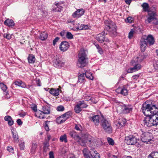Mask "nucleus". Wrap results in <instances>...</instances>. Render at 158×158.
Returning <instances> with one entry per match:
<instances>
[{
  "label": "nucleus",
  "instance_id": "1",
  "mask_svg": "<svg viewBox=\"0 0 158 158\" xmlns=\"http://www.w3.org/2000/svg\"><path fill=\"white\" fill-rule=\"evenodd\" d=\"M141 110L146 117H150L158 112V105L147 104L145 102L143 104Z\"/></svg>",
  "mask_w": 158,
  "mask_h": 158
},
{
  "label": "nucleus",
  "instance_id": "2",
  "mask_svg": "<svg viewBox=\"0 0 158 158\" xmlns=\"http://www.w3.org/2000/svg\"><path fill=\"white\" fill-rule=\"evenodd\" d=\"M154 39L152 35H149L147 36H143L141 38L140 41L141 51L142 52H144L148 45H152L154 44Z\"/></svg>",
  "mask_w": 158,
  "mask_h": 158
},
{
  "label": "nucleus",
  "instance_id": "3",
  "mask_svg": "<svg viewBox=\"0 0 158 158\" xmlns=\"http://www.w3.org/2000/svg\"><path fill=\"white\" fill-rule=\"evenodd\" d=\"M87 52L86 50L81 49L78 54V60L77 66L79 68H83L88 63L87 57Z\"/></svg>",
  "mask_w": 158,
  "mask_h": 158
},
{
  "label": "nucleus",
  "instance_id": "4",
  "mask_svg": "<svg viewBox=\"0 0 158 158\" xmlns=\"http://www.w3.org/2000/svg\"><path fill=\"white\" fill-rule=\"evenodd\" d=\"M101 126L105 132L110 134L113 131L111 122L107 119L103 118L101 120Z\"/></svg>",
  "mask_w": 158,
  "mask_h": 158
},
{
  "label": "nucleus",
  "instance_id": "5",
  "mask_svg": "<svg viewBox=\"0 0 158 158\" xmlns=\"http://www.w3.org/2000/svg\"><path fill=\"white\" fill-rule=\"evenodd\" d=\"M105 29L110 32L112 36L116 35V25L115 23L111 21H105Z\"/></svg>",
  "mask_w": 158,
  "mask_h": 158
},
{
  "label": "nucleus",
  "instance_id": "6",
  "mask_svg": "<svg viewBox=\"0 0 158 158\" xmlns=\"http://www.w3.org/2000/svg\"><path fill=\"white\" fill-rule=\"evenodd\" d=\"M117 106V110L118 112L126 114L130 113L132 110V106L131 105H125L123 104L118 102Z\"/></svg>",
  "mask_w": 158,
  "mask_h": 158
},
{
  "label": "nucleus",
  "instance_id": "7",
  "mask_svg": "<svg viewBox=\"0 0 158 158\" xmlns=\"http://www.w3.org/2000/svg\"><path fill=\"white\" fill-rule=\"evenodd\" d=\"M137 61L136 58H133L131 62V65L133 66V67L129 68L127 70L128 73H131L136 72L140 69L141 68V65Z\"/></svg>",
  "mask_w": 158,
  "mask_h": 158
},
{
  "label": "nucleus",
  "instance_id": "8",
  "mask_svg": "<svg viewBox=\"0 0 158 158\" xmlns=\"http://www.w3.org/2000/svg\"><path fill=\"white\" fill-rule=\"evenodd\" d=\"M156 9L155 7H152L150 8L148 12L147 19L145 20V23L148 24L151 23L154 20L156 19Z\"/></svg>",
  "mask_w": 158,
  "mask_h": 158
},
{
  "label": "nucleus",
  "instance_id": "9",
  "mask_svg": "<svg viewBox=\"0 0 158 158\" xmlns=\"http://www.w3.org/2000/svg\"><path fill=\"white\" fill-rule=\"evenodd\" d=\"M83 153L84 155L89 154L91 156L94 158H100L99 154L93 148H91L89 150L87 148H85L83 150Z\"/></svg>",
  "mask_w": 158,
  "mask_h": 158
},
{
  "label": "nucleus",
  "instance_id": "10",
  "mask_svg": "<svg viewBox=\"0 0 158 158\" xmlns=\"http://www.w3.org/2000/svg\"><path fill=\"white\" fill-rule=\"evenodd\" d=\"M152 135L148 132L143 133L141 135V140L144 142L148 144L151 143L152 140Z\"/></svg>",
  "mask_w": 158,
  "mask_h": 158
},
{
  "label": "nucleus",
  "instance_id": "11",
  "mask_svg": "<svg viewBox=\"0 0 158 158\" xmlns=\"http://www.w3.org/2000/svg\"><path fill=\"white\" fill-rule=\"evenodd\" d=\"M139 139L133 135H130L126 137L125 141L128 145H133L138 143Z\"/></svg>",
  "mask_w": 158,
  "mask_h": 158
},
{
  "label": "nucleus",
  "instance_id": "12",
  "mask_svg": "<svg viewBox=\"0 0 158 158\" xmlns=\"http://www.w3.org/2000/svg\"><path fill=\"white\" fill-rule=\"evenodd\" d=\"M88 137H85L82 138L79 137V140H77V141L81 145L84 146H85L87 143H91V140Z\"/></svg>",
  "mask_w": 158,
  "mask_h": 158
},
{
  "label": "nucleus",
  "instance_id": "13",
  "mask_svg": "<svg viewBox=\"0 0 158 158\" xmlns=\"http://www.w3.org/2000/svg\"><path fill=\"white\" fill-rule=\"evenodd\" d=\"M85 12V10L83 9H78L72 14V16L74 18H79L82 16Z\"/></svg>",
  "mask_w": 158,
  "mask_h": 158
},
{
  "label": "nucleus",
  "instance_id": "14",
  "mask_svg": "<svg viewBox=\"0 0 158 158\" xmlns=\"http://www.w3.org/2000/svg\"><path fill=\"white\" fill-rule=\"evenodd\" d=\"M96 39L97 41L101 43H102L104 41H109L108 39L105 37L104 32H102L101 33L97 35L96 36Z\"/></svg>",
  "mask_w": 158,
  "mask_h": 158
},
{
  "label": "nucleus",
  "instance_id": "15",
  "mask_svg": "<svg viewBox=\"0 0 158 158\" xmlns=\"http://www.w3.org/2000/svg\"><path fill=\"white\" fill-rule=\"evenodd\" d=\"M69 46V43L67 41H63L60 43L59 48L60 49L62 52L67 51Z\"/></svg>",
  "mask_w": 158,
  "mask_h": 158
},
{
  "label": "nucleus",
  "instance_id": "16",
  "mask_svg": "<svg viewBox=\"0 0 158 158\" xmlns=\"http://www.w3.org/2000/svg\"><path fill=\"white\" fill-rule=\"evenodd\" d=\"M64 64V62L60 58H58L54 61V66L56 68H60L63 66Z\"/></svg>",
  "mask_w": 158,
  "mask_h": 158
},
{
  "label": "nucleus",
  "instance_id": "17",
  "mask_svg": "<svg viewBox=\"0 0 158 158\" xmlns=\"http://www.w3.org/2000/svg\"><path fill=\"white\" fill-rule=\"evenodd\" d=\"M4 24L10 28H14L15 26V23L14 21L11 19H7L4 22Z\"/></svg>",
  "mask_w": 158,
  "mask_h": 158
},
{
  "label": "nucleus",
  "instance_id": "18",
  "mask_svg": "<svg viewBox=\"0 0 158 158\" xmlns=\"http://www.w3.org/2000/svg\"><path fill=\"white\" fill-rule=\"evenodd\" d=\"M148 56V55L147 53H142L140 54L139 56L135 57L133 58H136L137 61L139 62H142L144 59L146 58Z\"/></svg>",
  "mask_w": 158,
  "mask_h": 158
},
{
  "label": "nucleus",
  "instance_id": "19",
  "mask_svg": "<svg viewBox=\"0 0 158 158\" xmlns=\"http://www.w3.org/2000/svg\"><path fill=\"white\" fill-rule=\"evenodd\" d=\"M91 118L94 124L96 126H98L100 122V116L98 115H96L93 116Z\"/></svg>",
  "mask_w": 158,
  "mask_h": 158
},
{
  "label": "nucleus",
  "instance_id": "20",
  "mask_svg": "<svg viewBox=\"0 0 158 158\" xmlns=\"http://www.w3.org/2000/svg\"><path fill=\"white\" fill-rule=\"evenodd\" d=\"M45 102L46 103L48 106H46L43 107L42 110L40 111L44 114H49L50 113V105H49L46 102Z\"/></svg>",
  "mask_w": 158,
  "mask_h": 158
},
{
  "label": "nucleus",
  "instance_id": "21",
  "mask_svg": "<svg viewBox=\"0 0 158 158\" xmlns=\"http://www.w3.org/2000/svg\"><path fill=\"white\" fill-rule=\"evenodd\" d=\"M126 122V120L125 118H121L119 119L116 125L118 127V128H120L125 125Z\"/></svg>",
  "mask_w": 158,
  "mask_h": 158
},
{
  "label": "nucleus",
  "instance_id": "22",
  "mask_svg": "<svg viewBox=\"0 0 158 158\" xmlns=\"http://www.w3.org/2000/svg\"><path fill=\"white\" fill-rule=\"evenodd\" d=\"M60 89H59L51 88L49 91V93L54 96H57L59 95Z\"/></svg>",
  "mask_w": 158,
  "mask_h": 158
},
{
  "label": "nucleus",
  "instance_id": "23",
  "mask_svg": "<svg viewBox=\"0 0 158 158\" xmlns=\"http://www.w3.org/2000/svg\"><path fill=\"white\" fill-rule=\"evenodd\" d=\"M5 121L8 122V124L10 126H12L14 124V121L11 117L9 115H6L4 117Z\"/></svg>",
  "mask_w": 158,
  "mask_h": 158
},
{
  "label": "nucleus",
  "instance_id": "24",
  "mask_svg": "<svg viewBox=\"0 0 158 158\" xmlns=\"http://www.w3.org/2000/svg\"><path fill=\"white\" fill-rule=\"evenodd\" d=\"M70 136L74 138L75 140H79L80 137L74 131H71L69 132Z\"/></svg>",
  "mask_w": 158,
  "mask_h": 158
},
{
  "label": "nucleus",
  "instance_id": "25",
  "mask_svg": "<svg viewBox=\"0 0 158 158\" xmlns=\"http://www.w3.org/2000/svg\"><path fill=\"white\" fill-rule=\"evenodd\" d=\"M128 86V85H126L123 86L120 91V93L122 94L124 96L128 95V90L127 89Z\"/></svg>",
  "mask_w": 158,
  "mask_h": 158
},
{
  "label": "nucleus",
  "instance_id": "26",
  "mask_svg": "<svg viewBox=\"0 0 158 158\" xmlns=\"http://www.w3.org/2000/svg\"><path fill=\"white\" fill-rule=\"evenodd\" d=\"M48 37V34L46 32L44 31L40 33L39 38L42 40H44Z\"/></svg>",
  "mask_w": 158,
  "mask_h": 158
},
{
  "label": "nucleus",
  "instance_id": "27",
  "mask_svg": "<svg viewBox=\"0 0 158 158\" xmlns=\"http://www.w3.org/2000/svg\"><path fill=\"white\" fill-rule=\"evenodd\" d=\"M14 84L17 86H20L22 88H24L26 87L25 84L21 81H16L14 82Z\"/></svg>",
  "mask_w": 158,
  "mask_h": 158
},
{
  "label": "nucleus",
  "instance_id": "28",
  "mask_svg": "<svg viewBox=\"0 0 158 158\" xmlns=\"http://www.w3.org/2000/svg\"><path fill=\"white\" fill-rule=\"evenodd\" d=\"M13 138L15 142H18L19 141L18 135L17 132L16 131H12Z\"/></svg>",
  "mask_w": 158,
  "mask_h": 158
},
{
  "label": "nucleus",
  "instance_id": "29",
  "mask_svg": "<svg viewBox=\"0 0 158 158\" xmlns=\"http://www.w3.org/2000/svg\"><path fill=\"white\" fill-rule=\"evenodd\" d=\"M66 118L62 115L57 117L56 119V122L58 124H60L64 123L66 120Z\"/></svg>",
  "mask_w": 158,
  "mask_h": 158
},
{
  "label": "nucleus",
  "instance_id": "30",
  "mask_svg": "<svg viewBox=\"0 0 158 158\" xmlns=\"http://www.w3.org/2000/svg\"><path fill=\"white\" fill-rule=\"evenodd\" d=\"M89 27L87 25H85L84 24H78V26L77 28V29L79 30H85L88 29Z\"/></svg>",
  "mask_w": 158,
  "mask_h": 158
},
{
  "label": "nucleus",
  "instance_id": "31",
  "mask_svg": "<svg viewBox=\"0 0 158 158\" xmlns=\"http://www.w3.org/2000/svg\"><path fill=\"white\" fill-rule=\"evenodd\" d=\"M27 59L28 62L31 64L34 63L35 60V56L32 54L29 55Z\"/></svg>",
  "mask_w": 158,
  "mask_h": 158
},
{
  "label": "nucleus",
  "instance_id": "32",
  "mask_svg": "<svg viewBox=\"0 0 158 158\" xmlns=\"http://www.w3.org/2000/svg\"><path fill=\"white\" fill-rule=\"evenodd\" d=\"M142 6L144 11L148 12L149 11L150 8H149V5L148 3H143Z\"/></svg>",
  "mask_w": 158,
  "mask_h": 158
},
{
  "label": "nucleus",
  "instance_id": "33",
  "mask_svg": "<svg viewBox=\"0 0 158 158\" xmlns=\"http://www.w3.org/2000/svg\"><path fill=\"white\" fill-rule=\"evenodd\" d=\"M85 76L86 77L91 80L93 79V77L92 75V73H90V71H86L85 73Z\"/></svg>",
  "mask_w": 158,
  "mask_h": 158
},
{
  "label": "nucleus",
  "instance_id": "34",
  "mask_svg": "<svg viewBox=\"0 0 158 158\" xmlns=\"http://www.w3.org/2000/svg\"><path fill=\"white\" fill-rule=\"evenodd\" d=\"M37 143H33L31 148V152L32 154H34L35 152L36 149L37 148Z\"/></svg>",
  "mask_w": 158,
  "mask_h": 158
},
{
  "label": "nucleus",
  "instance_id": "35",
  "mask_svg": "<svg viewBox=\"0 0 158 158\" xmlns=\"http://www.w3.org/2000/svg\"><path fill=\"white\" fill-rule=\"evenodd\" d=\"M74 110L75 112L77 113H79L82 110V109L78 103H77L75 106Z\"/></svg>",
  "mask_w": 158,
  "mask_h": 158
},
{
  "label": "nucleus",
  "instance_id": "36",
  "mask_svg": "<svg viewBox=\"0 0 158 158\" xmlns=\"http://www.w3.org/2000/svg\"><path fill=\"white\" fill-rule=\"evenodd\" d=\"M148 158H158V152L151 153L148 156Z\"/></svg>",
  "mask_w": 158,
  "mask_h": 158
},
{
  "label": "nucleus",
  "instance_id": "37",
  "mask_svg": "<svg viewBox=\"0 0 158 158\" xmlns=\"http://www.w3.org/2000/svg\"><path fill=\"white\" fill-rule=\"evenodd\" d=\"M85 73H83L78 76V81L81 83L85 81Z\"/></svg>",
  "mask_w": 158,
  "mask_h": 158
},
{
  "label": "nucleus",
  "instance_id": "38",
  "mask_svg": "<svg viewBox=\"0 0 158 158\" xmlns=\"http://www.w3.org/2000/svg\"><path fill=\"white\" fill-rule=\"evenodd\" d=\"M152 62L154 68L158 71V60L155 59L153 60Z\"/></svg>",
  "mask_w": 158,
  "mask_h": 158
},
{
  "label": "nucleus",
  "instance_id": "39",
  "mask_svg": "<svg viewBox=\"0 0 158 158\" xmlns=\"http://www.w3.org/2000/svg\"><path fill=\"white\" fill-rule=\"evenodd\" d=\"M60 140L61 142H64L66 143L67 142L66 135L64 134L61 135L60 138Z\"/></svg>",
  "mask_w": 158,
  "mask_h": 158
},
{
  "label": "nucleus",
  "instance_id": "40",
  "mask_svg": "<svg viewBox=\"0 0 158 158\" xmlns=\"http://www.w3.org/2000/svg\"><path fill=\"white\" fill-rule=\"evenodd\" d=\"M78 103L81 109L86 108L87 107L88 105L85 103L84 101H80L78 102Z\"/></svg>",
  "mask_w": 158,
  "mask_h": 158
},
{
  "label": "nucleus",
  "instance_id": "41",
  "mask_svg": "<svg viewBox=\"0 0 158 158\" xmlns=\"http://www.w3.org/2000/svg\"><path fill=\"white\" fill-rule=\"evenodd\" d=\"M0 87L3 91L5 92L7 90L6 86L3 83H0Z\"/></svg>",
  "mask_w": 158,
  "mask_h": 158
},
{
  "label": "nucleus",
  "instance_id": "42",
  "mask_svg": "<svg viewBox=\"0 0 158 158\" xmlns=\"http://www.w3.org/2000/svg\"><path fill=\"white\" fill-rule=\"evenodd\" d=\"M72 115V113L70 111H68L62 115V116H64V118H66V120L67 118H69Z\"/></svg>",
  "mask_w": 158,
  "mask_h": 158
},
{
  "label": "nucleus",
  "instance_id": "43",
  "mask_svg": "<svg viewBox=\"0 0 158 158\" xmlns=\"http://www.w3.org/2000/svg\"><path fill=\"white\" fill-rule=\"evenodd\" d=\"M62 9V7L60 5H58L53 10L55 12H61Z\"/></svg>",
  "mask_w": 158,
  "mask_h": 158
},
{
  "label": "nucleus",
  "instance_id": "44",
  "mask_svg": "<svg viewBox=\"0 0 158 158\" xmlns=\"http://www.w3.org/2000/svg\"><path fill=\"white\" fill-rule=\"evenodd\" d=\"M66 38L69 39H72L73 38V36L72 33L69 32H67L66 33Z\"/></svg>",
  "mask_w": 158,
  "mask_h": 158
},
{
  "label": "nucleus",
  "instance_id": "45",
  "mask_svg": "<svg viewBox=\"0 0 158 158\" xmlns=\"http://www.w3.org/2000/svg\"><path fill=\"white\" fill-rule=\"evenodd\" d=\"M12 35V34H4L3 36L4 38H6L7 40H10L12 38L11 36Z\"/></svg>",
  "mask_w": 158,
  "mask_h": 158
},
{
  "label": "nucleus",
  "instance_id": "46",
  "mask_svg": "<svg viewBox=\"0 0 158 158\" xmlns=\"http://www.w3.org/2000/svg\"><path fill=\"white\" fill-rule=\"evenodd\" d=\"M19 146L21 150H23L25 147L24 142L23 140H21L19 142Z\"/></svg>",
  "mask_w": 158,
  "mask_h": 158
},
{
  "label": "nucleus",
  "instance_id": "47",
  "mask_svg": "<svg viewBox=\"0 0 158 158\" xmlns=\"http://www.w3.org/2000/svg\"><path fill=\"white\" fill-rule=\"evenodd\" d=\"M135 33L133 29H131L130 31L129 32L128 34V38L131 39L132 38L133 36V35Z\"/></svg>",
  "mask_w": 158,
  "mask_h": 158
},
{
  "label": "nucleus",
  "instance_id": "48",
  "mask_svg": "<svg viewBox=\"0 0 158 158\" xmlns=\"http://www.w3.org/2000/svg\"><path fill=\"white\" fill-rule=\"evenodd\" d=\"M108 143L110 145H113L114 144V142L113 140L110 138H107Z\"/></svg>",
  "mask_w": 158,
  "mask_h": 158
},
{
  "label": "nucleus",
  "instance_id": "49",
  "mask_svg": "<svg viewBox=\"0 0 158 158\" xmlns=\"http://www.w3.org/2000/svg\"><path fill=\"white\" fill-rule=\"evenodd\" d=\"M50 123L49 121H46L45 122V124L44 125V127L45 130L48 131L49 130V129L48 125V124Z\"/></svg>",
  "mask_w": 158,
  "mask_h": 158
},
{
  "label": "nucleus",
  "instance_id": "50",
  "mask_svg": "<svg viewBox=\"0 0 158 158\" xmlns=\"http://www.w3.org/2000/svg\"><path fill=\"white\" fill-rule=\"evenodd\" d=\"M57 110L59 111H62L64 110V107L62 105L58 106L57 108Z\"/></svg>",
  "mask_w": 158,
  "mask_h": 158
},
{
  "label": "nucleus",
  "instance_id": "51",
  "mask_svg": "<svg viewBox=\"0 0 158 158\" xmlns=\"http://www.w3.org/2000/svg\"><path fill=\"white\" fill-rule=\"evenodd\" d=\"M134 20L133 18L129 16L127 18V22L129 23H131Z\"/></svg>",
  "mask_w": 158,
  "mask_h": 158
},
{
  "label": "nucleus",
  "instance_id": "52",
  "mask_svg": "<svg viewBox=\"0 0 158 158\" xmlns=\"http://www.w3.org/2000/svg\"><path fill=\"white\" fill-rule=\"evenodd\" d=\"M7 150L10 152H13V149L11 146H9L7 147Z\"/></svg>",
  "mask_w": 158,
  "mask_h": 158
},
{
  "label": "nucleus",
  "instance_id": "53",
  "mask_svg": "<svg viewBox=\"0 0 158 158\" xmlns=\"http://www.w3.org/2000/svg\"><path fill=\"white\" fill-rule=\"evenodd\" d=\"M59 40V38L58 37H56L53 40V45L55 46L56 44V43Z\"/></svg>",
  "mask_w": 158,
  "mask_h": 158
},
{
  "label": "nucleus",
  "instance_id": "54",
  "mask_svg": "<svg viewBox=\"0 0 158 158\" xmlns=\"http://www.w3.org/2000/svg\"><path fill=\"white\" fill-rule=\"evenodd\" d=\"M81 126L79 125H76L75 127V129L77 131H81Z\"/></svg>",
  "mask_w": 158,
  "mask_h": 158
},
{
  "label": "nucleus",
  "instance_id": "55",
  "mask_svg": "<svg viewBox=\"0 0 158 158\" xmlns=\"http://www.w3.org/2000/svg\"><path fill=\"white\" fill-rule=\"evenodd\" d=\"M49 158H55L53 152L51 151L49 152Z\"/></svg>",
  "mask_w": 158,
  "mask_h": 158
},
{
  "label": "nucleus",
  "instance_id": "56",
  "mask_svg": "<svg viewBox=\"0 0 158 158\" xmlns=\"http://www.w3.org/2000/svg\"><path fill=\"white\" fill-rule=\"evenodd\" d=\"M36 82L37 86H41V83L40 82V79L36 78Z\"/></svg>",
  "mask_w": 158,
  "mask_h": 158
},
{
  "label": "nucleus",
  "instance_id": "57",
  "mask_svg": "<svg viewBox=\"0 0 158 158\" xmlns=\"http://www.w3.org/2000/svg\"><path fill=\"white\" fill-rule=\"evenodd\" d=\"M67 158H76L75 155L73 154H70L68 155Z\"/></svg>",
  "mask_w": 158,
  "mask_h": 158
},
{
  "label": "nucleus",
  "instance_id": "58",
  "mask_svg": "<svg viewBox=\"0 0 158 158\" xmlns=\"http://www.w3.org/2000/svg\"><path fill=\"white\" fill-rule=\"evenodd\" d=\"M8 91L7 90L6 92H4V94H5L6 95V98H9L10 97V96L9 95V94L8 93Z\"/></svg>",
  "mask_w": 158,
  "mask_h": 158
},
{
  "label": "nucleus",
  "instance_id": "59",
  "mask_svg": "<svg viewBox=\"0 0 158 158\" xmlns=\"http://www.w3.org/2000/svg\"><path fill=\"white\" fill-rule=\"evenodd\" d=\"M16 122L18 125H21L23 123L20 119H18L17 120Z\"/></svg>",
  "mask_w": 158,
  "mask_h": 158
},
{
  "label": "nucleus",
  "instance_id": "60",
  "mask_svg": "<svg viewBox=\"0 0 158 158\" xmlns=\"http://www.w3.org/2000/svg\"><path fill=\"white\" fill-rule=\"evenodd\" d=\"M92 98L90 96H86L85 98V99L86 101H89V100H91Z\"/></svg>",
  "mask_w": 158,
  "mask_h": 158
},
{
  "label": "nucleus",
  "instance_id": "61",
  "mask_svg": "<svg viewBox=\"0 0 158 158\" xmlns=\"http://www.w3.org/2000/svg\"><path fill=\"white\" fill-rule=\"evenodd\" d=\"M98 52L101 54H102L103 53V51L101 47L99 48L98 49Z\"/></svg>",
  "mask_w": 158,
  "mask_h": 158
},
{
  "label": "nucleus",
  "instance_id": "62",
  "mask_svg": "<svg viewBox=\"0 0 158 158\" xmlns=\"http://www.w3.org/2000/svg\"><path fill=\"white\" fill-rule=\"evenodd\" d=\"M32 109L35 112H36L37 110V106H33L32 107Z\"/></svg>",
  "mask_w": 158,
  "mask_h": 158
},
{
  "label": "nucleus",
  "instance_id": "63",
  "mask_svg": "<svg viewBox=\"0 0 158 158\" xmlns=\"http://www.w3.org/2000/svg\"><path fill=\"white\" fill-rule=\"evenodd\" d=\"M139 77V75L138 74L134 76H132V78L136 80Z\"/></svg>",
  "mask_w": 158,
  "mask_h": 158
},
{
  "label": "nucleus",
  "instance_id": "64",
  "mask_svg": "<svg viewBox=\"0 0 158 158\" xmlns=\"http://www.w3.org/2000/svg\"><path fill=\"white\" fill-rule=\"evenodd\" d=\"M89 155H90L89 154L87 155H84V156L85 158H91V157Z\"/></svg>",
  "mask_w": 158,
  "mask_h": 158
}]
</instances>
